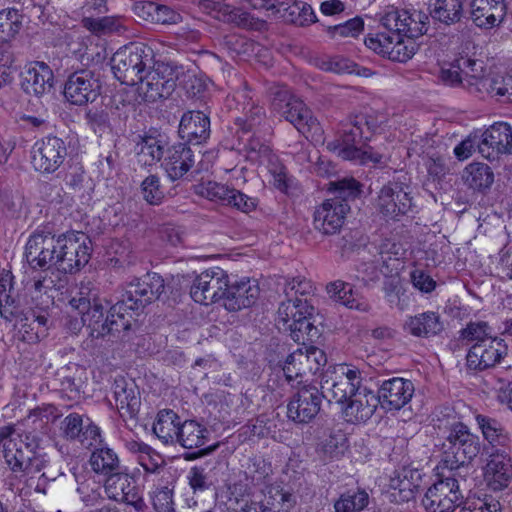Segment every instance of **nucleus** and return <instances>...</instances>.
I'll return each mask as SVG.
<instances>
[{"label": "nucleus", "instance_id": "obj_59", "mask_svg": "<svg viewBox=\"0 0 512 512\" xmlns=\"http://www.w3.org/2000/svg\"><path fill=\"white\" fill-rule=\"evenodd\" d=\"M404 249L400 244L386 240L380 247V257L385 267L390 272L398 270L400 259L404 255Z\"/></svg>", "mask_w": 512, "mask_h": 512}, {"label": "nucleus", "instance_id": "obj_64", "mask_svg": "<svg viewBox=\"0 0 512 512\" xmlns=\"http://www.w3.org/2000/svg\"><path fill=\"white\" fill-rule=\"evenodd\" d=\"M460 512H501L500 502L493 498L464 501Z\"/></svg>", "mask_w": 512, "mask_h": 512}, {"label": "nucleus", "instance_id": "obj_37", "mask_svg": "<svg viewBox=\"0 0 512 512\" xmlns=\"http://www.w3.org/2000/svg\"><path fill=\"white\" fill-rule=\"evenodd\" d=\"M280 16L290 23L298 26H309L317 22L316 14L312 6L304 1L280 0Z\"/></svg>", "mask_w": 512, "mask_h": 512}, {"label": "nucleus", "instance_id": "obj_15", "mask_svg": "<svg viewBox=\"0 0 512 512\" xmlns=\"http://www.w3.org/2000/svg\"><path fill=\"white\" fill-rule=\"evenodd\" d=\"M227 280L228 275L220 268L206 270L194 279L190 295L195 302L203 305L223 301Z\"/></svg>", "mask_w": 512, "mask_h": 512}, {"label": "nucleus", "instance_id": "obj_24", "mask_svg": "<svg viewBox=\"0 0 512 512\" xmlns=\"http://www.w3.org/2000/svg\"><path fill=\"white\" fill-rule=\"evenodd\" d=\"M259 295L260 288L256 280L243 278L233 283L227 280L223 306L230 312L240 311L254 305Z\"/></svg>", "mask_w": 512, "mask_h": 512}, {"label": "nucleus", "instance_id": "obj_9", "mask_svg": "<svg viewBox=\"0 0 512 512\" xmlns=\"http://www.w3.org/2000/svg\"><path fill=\"white\" fill-rule=\"evenodd\" d=\"M262 132H247L237 134L239 151L244 154L247 160L264 165L271 174L281 181L285 176V168L278 156L273 152L267 140L262 137Z\"/></svg>", "mask_w": 512, "mask_h": 512}, {"label": "nucleus", "instance_id": "obj_10", "mask_svg": "<svg viewBox=\"0 0 512 512\" xmlns=\"http://www.w3.org/2000/svg\"><path fill=\"white\" fill-rule=\"evenodd\" d=\"M464 502L457 478L445 477L426 491L422 504L427 512H453Z\"/></svg>", "mask_w": 512, "mask_h": 512}, {"label": "nucleus", "instance_id": "obj_11", "mask_svg": "<svg viewBox=\"0 0 512 512\" xmlns=\"http://www.w3.org/2000/svg\"><path fill=\"white\" fill-rule=\"evenodd\" d=\"M380 22L387 31L402 33L405 37L417 38L428 31L429 16L419 10L389 8Z\"/></svg>", "mask_w": 512, "mask_h": 512}, {"label": "nucleus", "instance_id": "obj_40", "mask_svg": "<svg viewBox=\"0 0 512 512\" xmlns=\"http://www.w3.org/2000/svg\"><path fill=\"white\" fill-rule=\"evenodd\" d=\"M476 421L484 438L494 450L509 448V434L497 419L478 414Z\"/></svg>", "mask_w": 512, "mask_h": 512}, {"label": "nucleus", "instance_id": "obj_53", "mask_svg": "<svg viewBox=\"0 0 512 512\" xmlns=\"http://www.w3.org/2000/svg\"><path fill=\"white\" fill-rule=\"evenodd\" d=\"M309 308L307 304L306 307H301V309L299 307L297 313L290 316V321L284 327L285 330L291 332V336L295 341L304 340V334L312 337L311 331L316 330L307 317L310 315Z\"/></svg>", "mask_w": 512, "mask_h": 512}, {"label": "nucleus", "instance_id": "obj_44", "mask_svg": "<svg viewBox=\"0 0 512 512\" xmlns=\"http://www.w3.org/2000/svg\"><path fill=\"white\" fill-rule=\"evenodd\" d=\"M89 462L95 473L106 477L123 468L118 455L109 447L95 449L90 456Z\"/></svg>", "mask_w": 512, "mask_h": 512}, {"label": "nucleus", "instance_id": "obj_30", "mask_svg": "<svg viewBox=\"0 0 512 512\" xmlns=\"http://www.w3.org/2000/svg\"><path fill=\"white\" fill-rule=\"evenodd\" d=\"M506 15L505 3L493 0H472L470 2V18L482 29L498 26Z\"/></svg>", "mask_w": 512, "mask_h": 512}, {"label": "nucleus", "instance_id": "obj_32", "mask_svg": "<svg viewBox=\"0 0 512 512\" xmlns=\"http://www.w3.org/2000/svg\"><path fill=\"white\" fill-rule=\"evenodd\" d=\"M511 125L506 122H496L482 133L481 155L494 159L497 154H507Z\"/></svg>", "mask_w": 512, "mask_h": 512}, {"label": "nucleus", "instance_id": "obj_42", "mask_svg": "<svg viewBox=\"0 0 512 512\" xmlns=\"http://www.w3.org/2000/svg\"><path fill=\"white\" fill-rule=\"evenodd\" d=\"M430 7L432 18L446 25L460 22L464 15L462 0H430Z\"/></svg>", "mask_w": 512, "mask_h": 512}, {"label": "nucleus", "instance_id": "obj_19", "mask_svg": "<svg viewBox=\"0 0 512 512\" xmlns=\"http://www.w3.org/2000/svg\"><path fill=\"white\" fill-rule=\"evenodd\" d=\"M407 186L400 181H389L379 191L376 208L385 217L395 219L405 215L412 206Z\"/></svg>", "mask_w": 512, "mask_h": 512}, {"label": "nucleus", "instance_id": "obj_41", "mask_svg": "<svg viewBox=\"0 0 512 512\" xmlns=\"http://www.w3.org/2000/svg\"><path fill=\"white\" fill-rule=\"evenodd\" d=\"M209 438L205 425L196 420H185L180 425L176 443L185 449H196L204 446Z\"/></svg>", "mask_w": 512, "mask_h": 512}, {"label": "nucleus", "instance_id": "obj_33", "mask_svg": "<svg viewBox=\"0 0 512 512\" xmlns=\"http://www.w3.org/2000/svg\"><path fill=\"white\" fill-rule=\"evenodd\" d=\"M113 398L122 417H134L140 408V397L136 387L124 377H117L112 385Z\"/></svg>", "mask_w": 512, "mask_h": 512}, {"label": "nucleus", "instance_id": "obj_22", "mask_svg": "<svg viewBox=\"0 0 512 512\" xmlns=\"http://www.w3.org/2000/svg\"><path fill=\"white\" fill-rule=\"evenodd\" d=\"M503 339H492L489 343L473 344L466 355V369L477 373L495 367L507 353Z\"/></svg>", "mask_w": 512, "mask_h": 512}, {"label": "nucleus", "instance_id": "obj_4", "mask_svg": "<svg viewBox=\"0 0 512 512\" xmlns=\"http://www.w3.org/2000/svg\"><path fill=\"white\" fill-rule=\"evenodd\" d=\"M368 140L369 135L360 125H356L354 116L344 125L340 137L327 143V148L337 153L344 160L355 161L360 164L382 163L383 155L367 145Z\"/></svg>", "mask_w": 512, "mask_h": 512}, {"label": "nucleus", "instance_id": "obj_23", "mask_svg": "<svg viewBox=\"0 0 512 512\" xmlns=\"http://www.w3.org/2000/svg\"><path fill=\"white\" fill-rule=\"evenodd\" d=\"M414 392L415 387L411 380L393 377L383 381L376 395L382 408L397 411L411 401Z\"/></svg>", "mask_w": 512, "mask_h": 512}, {"label": "nucleus", "instance_id": "obj_36", "mask_svg": "<svg viewBox=\"0 0 512 512\" xmlns=\"http://www.w3.org/2000/svg\"><path fill=\"white\" fill-rule=\"evenodd\" d=\"M135 13L141 19L155 24L169 25L181 21V15L169 6L150 1L137 3Z\"/></svg>", "mask_w": 512, "mask_h": 512}, {"label": "nucleus", "instance_id": "obj_28", "mask_svg": "<svg viewBox=\"0 0 512 512\" xmlns=\"http://www.w3.org/2000/svg\"><path fill=\"white\" fill-rule=\"evenodd\" d=\"M421 478L422 476L418 469L402 467L397 470L389 482L393 500L403 503L414 499L420 486Z\"/></svg>", "mask_w": 512, "mask_h": 512}, {"label": "nucleus", "instance_id": "obj_7", "mask_svg": "<svg viewBox=\"0 0 512 512\" xmlns=\"http://www.w3.org/2000/svg\"><path fill=\"white\" fill-rule=\"evenodd\" d=\"M151 65V50L143 44L125 46L114 53L111 69L117 80L125 85H137Z\"/></svg>", "mask_w": 512, "mask_h": 512}, {"label": "nucleus", "instance_id": "obj_25", "mask_svg": "<svg viewBox=\"0 0 512 512\" xmlns=\"http://www.w3.org/2000/svg\"><path fill=\"white\" fill-rule=\"evenodd\" d=\"M484 478L493 490L506 488L512 479V459L509 448L495 449L484 470Z\"/></svg>", "mask_w": 512, "mask_h": 512}, {"label": "nucleus", "instance_id": "obj_34", "mask_svg": "<svg viewBox=\"0 0 512 512\" xmlns=\"http://www.w3.org/2000/svg\"><path fill=\"white\" fill-rule=\"evenodd\" d=\"M342 375L343 372L337 376L328 370H325L322 374L320 381L321 392L323 397L330 403L345 404L352 394L358 390L354 388V384L347 382Z\"/></svg>", "mask_w": 512, "mask_h": 512}, {"label": "nucleus", "instance_id": "obj_62", "mask_svg": "<svg viewBox=\"0 0 512 512\" xmlns=\"http://www.w3.org/2000/svg\"><path fill=\"white\" fill-rule=\"evenodd\" d=\"M394 35L393 31L379 32L376 34H369L365 38V45L375 53L387 57L390 46L393 44Z\"/></svg>", "mask_w": 512, "mask_h": 512}, {"label": "nucleus", "instance_id": "obj_63", "mask_svg": "<svg viewBox=\"0 0 512 512\" xmlns=\"http://www.w3.org/2000/svg\"><path fill=\"white\" fill-rule=\"evenodd\" d=\"M221 512H267L262 501H245L230 498L219 506Z\"/></svg>", "mask_w": 512, "mask_h": 512}, {"label": "nucleus", "instance_id": "obj_61", "mask_svg": "<svg viewBox=\"0 0 512 512\" xmlns=\"http://www.w3.org/2000/svg\"><path fill=\"white\" fill-rule=\"evenodd\" d=\"M64 181L74 192H84L86 187L91 189V187H88L90 181L86 177L85 170L79 163L68 167Z\"/></svg>", "mask_w": 512, "mask_h": 512}, {"label": "nucleus", "instance_id": "obj_50", "mask_svg": "<svg viewBox=\"0 0 512 512\" xmlns=\"http://www.w3.org/2000/svg\"><path fill=\"white\" fill-rule=\"evenodd\" d=\"M326 291L334 301L350 309L361 310V303L355 297L353 286L350 283L336 280L327 284Z\"/></svg>", "mask_w": 512, "mask_h": 512}, {"label": "nucleus", "instance_id": "obj_35", "mask_svg": "<svg viewBox=\"0 0 512 512\" xmlns=\"http://www.w3.org/2000/svg\"><path fill=\"white\" fill-rule=\"evenodd\" d=\"M444 329L441 317L437 312L426 311L407 318L404 330L412 336L430 338L440 334Z\"/></svg>", "mask_w": 512, "mask_h": 512}, {"label": "nucleus", "instance_id": "obj_38", "mask_svg": "<svg viewBox=\"0 0 512 512\" xmlns=\"http://www.w3.org/2000/svg\"><path fill=\"white\" fill-rule=\"evenodd\" d=\"M181 424V418L177 413L164 409L157 414L153 432L164 444H176Z\"/></svg>", "mask_w": 512, "mask_h": 512}, {"label": "nucleus", "instance_id": "obj_1", "mask_svg": "<svg viewBox=\"0 0 512 512\" xmlns=\"http://www.w3.org/2000/svg\"><path fill=\"white\" fill-rule=\"evenodd\" d=\"M91 251L86 234L67 232L56 237L44 227L29 237L25 257L32 268L55 266L58 271L72 274L89 262Z\"/></svg>", "mask_w": 512, "mask_h": 512}, {"label": "nucleus", "instance_id": "obj_47", "mask_svg": "<svg viewBox=\"0 0 512 512\" xmlns=\"http://www.w3.org/2000/svg\"><path fill=\"white\" fill-rule=\"evenodd\" d=\"M121 304L122 300L111 306L108 311V321L105 326L108 335L119 336L120 333L128 331L131 327L133 316L127 312L128 306Z\"/></svg>", "mask_w": 512, "mask_h": 512}, {"label": "nucleus", "instance_id": "obj_58", "mask_svg": "<svg viewBox=\"0 0 512 512\" xmlns=\"http://www.w3.org/2000/svg\"><path fill=\"white\" fill-rule=\"evenodd\" d=\"M364 30V20L360 16L351 18L343 23L328 26L325 31L332 39L357 37Z\"/></svg>", "mask_w": 512, "mask_h": 512}, {"label": "nucleus", "instance_id": "obj_2", "mask_svg": "<svg viewBox=\"0 0 512 512\" xmlns=\"http://www.w3.org/2000/svg\"><path fill=\"white\" fill-rule=\"evenodd\" d=\"M47 424L48 416L34 409L21 423L0 427V447L11 471L32 474L47 467L46 454L37 450Z\"/></svg>", "mask_w": 512, "mask_h": 512}, {"label": "nucleus", "instance_id": "obj_5", "mask_svg": "<svg viewBox=\"0 0 512 512\" xmlns=\"http://www.w3.org/2000/svg\"><path fill=\"white\" fill-rule=\"evenodd\" d=\"M272 110L290 122L301 134L318 128V121L306 104L293 95L286 86L270 89Z\"/></svg>", "mask_w": 512, "mask_h": 512}, {"label": "nucleus", "instance_id": "obj_18", "mask_svg": "<svg viewBox=\"0 0 512 512\" xmlns=\"http://www.w3.org/2000/svg\"><path fill=\"white\" fill-rule=\"evenodd\" d=\"M100 84L93 71L77 70L70 74L64 86V97L73 105H86L100 94Z\"/></svg>", "mask_w": 512, "mask_h": 512}, {"label": "nucleus", "instance_id": "obj_14", "mask_svg": "<svg viewBox=\"0 0 512 512\" xmlns=\"http://www.w3.org/2000/svg\"><path fill=\"white\" fill-rule=\"evenodd\" d=\"M236 103L234 123L237 127L236 134H247V132H262L266 123L265 110L250 95L248 89L237 91L233 96Z\"/></svg>", "mask_w": 512, "mask_h": 512}, {"label": "nucleus", "instance_id": "obj_29", "mask_svg": "<svg viewBox=\"0 0 512 512\" xmlns=\"http://www.w3.org/2000/svg\"><path fill=\"white\" fill-rule=\"evenodd\" d=\"M178 133L188 143L201 144L210 136V119L201 111H188L181 117Z\"/></svg>", "mask_w": 512, "mask_h": 512}, {"label": "nucleus", "instance_id": "obj_13", "mask_svg": "<svg viewBox=\"0 0 512 512\" xmlns=\"http://www.w3.org/2000/svg\"><path fill=\"white\" fill-rule=\"evenodd\" d=\"M138 92L147 102L168 98L175 90L176 81L172 70L165 64L148 68L138 82Z\"/></svg>", "mask_w": 512, "mask_h": 512}, {"label": "nucleus", "instance_id": "obj_26", "mask_svg": "<svg viewBox=\"0 0 512 512\" xmlns=\"http://www.w3.org/2000/svg\"><path fill=\"white\" fill-rule=\"evenodd\" d=\"M378 404L379 398L373 391L367 387L358 389L343 408L345 420L353 424L366 422L373 416Z\"/></svg>", "mask_w": 512, "mask_h": 512}, {"label": "nucleus", "instance_id": "obj_8", "mask_svg": "<svg viewBox=\"0 0 512 512\" xmlns=\"http://www.w3.org/2000/svg\"><path fill=\"white\" fill-rule=\"evenodd\" d=\"M69 305L72 310L77 311L78 315H83L92 338L98 339L108 335V330L105 327L108 314L104 315L105 307L96 290L88 286H81L77 294L69 300Z\"/></svg>", "mask_w": 512, "mask_h": 512}, {"label": "nucleus", "instance_id": "obj_55", "mask_svg": "<svg viewBox=\"0 0 512 512\" xmlns=\"http://www.w3.org/2000/svg\"><path fill=\"white\" fill-rule=\"evenodd\" d=\"M463 89L479 99L496 97V77L488 76L485 73L478 78H466L463 82Z\"/></svg>", "mask_w": 512, "mask_h": 512}, {"label": "nucleus", "instance_id": "obj_39", "mask_svg": "<svg viewBox=\"0 0 512 512\" xmlns=\"http://www.w3.org/2000/svg\"><path fill=\"white\" fill-rule=\"evenodd\" d=\"M81 25L96 36L121 35L127 31L125 19L119 16H84L81 19Z\"/></svg>", "mask_w": 512, "mask_h": 512}, {"label": "nucleus", "instance_id": "obj_3", "mask_svg": "<svg viewBox=\"0 0 512 512\" xmlns=\"http://www.w3.org/2000/svg\"><path fill=\"white\" fill-rule=\"evenodd\" d=\"M329 191L335 196L326 199L314 212V228L323 235L340 232L350 211L348 201L360 195L361 184L354 178H343L331 181Z\"/></svg>", "mask_w": 512, "mask_h": 512}, {"label": "nucleus", "instance_id": "obj_54", "mask_svg": "<svg viewBox=\"0 0 512 512\" xmlns=\"http://www.w3.org/2000/svg\"><path fill=\"white\" fill-rule=\"evenodd\" d=\"M22 23L17 9L0 11V46L11 42L21 29Z\"/></svg>", "mask_w": 512, "mask_h": 512}, {"label": "nucleus", "instance_id": "obj_20", "mask_svg": "<svg viewBox=\"0 0 512 512\" xmlns=\"http://www.w3.org/2000/svg\"><path fill=\"white\" fill-rule=\"evenodd\" d=\"M67 156L65 142L58 137H46L37 141L32 151V164L42 173L55 172Z\"/></svg>", "mask_w": 512, "mask_h": 512}, {"label": "nucleus", "instance_id": "obj_6", "mask_svg": "<svg viewBox=\"0 0 512 512\" xmlns=\"http://www.w3.org/2000/svg\"><path fill=\"white\" fill-rule=\"evenodd\" d=\"M480 438L462 422L453 423L443 443L442 462L445 467L457 468L469 464L480 452Z\"/></svg>", "mask_w": 512, "mask_h": 512}, {"label": "nucleus", "instance_id": "obj_60", "mask_svg": "<svg viewBox=\"0 0 512 512\" xmlns=\"http://www.w3.org/2000/svg\"><path fill=\"white\" fill-rule=\"evenodd\" d=\"M141 193L144 200L151 205H159L164 199V191L160 179L156 175H149L141 184Z\"/></svg>", "mask_w": 512, "mask_h": 512}, {"label": "nucleus", "instance_id": "obj_51", "mask_svg": "<svg viewBox=\"0 0 512 512\" xmlns=\"http://www.w3.org/2000/svg\"><path fill=\"white\" fill-rule=\"evenodd\" d=\"M347 448V437L341 431L331 432L318 447V453L324 461L338 459Z\"/></svg>", "mask_w": 512, "mask_h": 512}, {"label": "nucleus", "instance_id": "obj_49", "mask_svg": "<svg viewBox=\"0 0 512 512\" xmlns=\"http://www.w3.org/2000/svg\"><path fill=\"white\" fill-rule=\"evenodd\" d=\"M137 153L145 165L160 161L164 155L165 141L160 137L147 135L141 137L136 145Z\"/></svg>", "mask_w": 512, "mask_h": 512}, {"label": "nucleus", "instance_id": "obj_52", "mask_svg": "<svg viewBox=\"0 0 512 512\" xmlns=\"http://www.w3.org/2000/svg\"><path fill=\"white\" fill-rule=\"evenodd\" d=\"M394 40L390 46L387 58L396 62H407L410 60L418 49V45L414 38L406 37L402 33L393 32Z\"/></svg>", "mask_w": 512, "mask_h": 512}, {"label": "nucleus", "instance_id": "obj_12", "mask_svg": "<svg viewBox=\"0 0 512 512\" xmlns=\"http://www.w3.org/2000/svg\"><path fill=\"white\" fill-rule=\"evenodd\" d=\"M164 289V279L157 273H148L128 285L121 305L128 306L131 311H138L157 300Z\"/></svg>", "mask_w": 512, "mask_h": 512}, {"label": "nucleus", "instance_id": "obj_43", "mask_svg": "<svg viewBox=\"0 0 512 512\" xmlns=\"http://www.w3.org/2000/svg\"><path fill=\"white\" fill-rule=\"evenodd\" d=\"M267 512H290L297 503L296 496L279 486H271L262 500Z\"/></svg>", "mask_w": 512, "mask_h": 512}, {"label": "nucleus", "instance_id": "obj_56", "mask_svg": "<svg viewBox=\"0 0 512 512\" xmlns=\"http://www.w3.org/2000/svg\"><path fill=\"white\" fill-rule=\"evenodd\" d=\"M12 289V275L7 272L0 276V315L7 321H11L17 313L15 301L10 295Z\"/></svg>", "mask_w": 512, "mask_h": 512}, {"label": "nucleus", "instance_id": "obj_31", "mask_svg": "<svg viewBox=\"0 0 512 512\" xmlns=\"http://www.w3.org/2000/svg\"><path fill=\"white\" fill-rule=\"evenodd\" d=\"M195 163L193 150L185 143H178L169 147L163 161V167L172 180L184 177Z\"/></svg>", "mask_w": 512, "mask_h": 512}, {"label": "nucleus", "instance_id": "obj_48", "mask_svg": "<svg viewBox=\"0 0 512 512\" xmlns=\"http://www.w3.org/2000/svg\"><path fill=\"white\" fill-rule=\"evenodd\" d=\"M459 339L466 343H489L492 339H499L493 335V328L486 321H470L459 331Z\"/></svg>", "mask_w": 512, "mask_h": 512}, {"label": "nucleus", "instance_id": "obj_17", "mask_svg": "<svg viewBox=\"0 0 512 512\" xmlns=\"http://www.w3.org/2000/svg\"><path fill=\"white\" fill-rule=\"evenodd\" d=\"M323 394L314 385H302L293 395L287 406L289 419L296 423H309L321 409Z\"/></svg>", "mask_w": 512, "mask_h": 512}, {"label": "nucleus", "instance_id": "obj_46", "mask_svg": "<svg viewBox=\"0 0 512 512\" xmlns=\"http://www.w3.org/2000/svg\"><path fill=\"white\" fill-rule=\"evenodd\" d=\"M462 178L470 188L481 191L492 185L494 174L486 164L471 163L464 169Z\"/></svg>", "mask_w": 512, "mask_h": 512}, {"label": "nucleus", "instance_id": "obj_27", "mask_svg": "<svg viewBox=\"0 0 512 512\" xmlns=\"http://www.w3.org/2000/svg\"><path fill=\"white\" fill-rule=\"evenodd\" d=\"M52 69L44 62H34L22 73L21 87L29 95L42 96L53 88Z\"/></svg>", "mask_w": 512, "mask_h": 512}, {"label": "nucleus", "instance_id": "obj_45", "mask_svg": "<svg viewBox=\"0 0 512 512\" xmlns=\"http://www.w3.org/2000/svg\"><path fill=\"white\" fill-rule=\"evenodd\" d=\"M370 497L365 489L352 488L341 493L334 502L335 512H361L369 504Z\"/></svg>", "mask_w": 512, "mask_h": 512}, {"label": "nucleus", "instance_id": "obj_16", "mask_svg": "<svg viewBox=\"0 0 512 512\" xmlns=\"http://www.w3.org/2000/svg\"><path fill=\"white\" fill-rule=\"evenodd\" d=\"M104 489L109 499L130 505L137 512L146 508L140 491L126 468L107 476Z\"/></svg>", "mask_w": 512, "mask_h": 512}, {"label": "nucleus", "instance_id": "obj_21", "mask_svg": "<svg viewBox=\"0 0 512 512\" xmlns=\"http://www.w3.org/2000/svg\"><path fill=\"white\" fill-rule=\"evenodd\" d=\"M200 194L210 201L231 206L243 213H250L258 206L257 198L221 183L208 181L201 185Z\"/></svg>", "mask_w": 512, "mask_h": 512}, {"label": "nucleus", "instance_id": "obj_57", "mask_svg": "<svg viewBox=\"0 0 512 512\" xmlns=\"http://www.w3.org/2000/svg\"><path fill=\"white\" fill-rule=\"evenodd\" d=\"M307 360L304 357L303 348H299L289 354L284 362L283 372L288 383L298 378L302 379L307 375L305 365Z\"/></svg>", "mask_w": 512, "mask_h": 512}]
</instances>
